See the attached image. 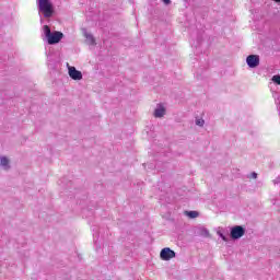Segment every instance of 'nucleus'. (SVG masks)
<instances>
[{"label":"nucleus","mask_w":280,"mask_h":280,"mask_svg":"<svg viewBox=\"0 0 280 280\" xmlns=\"http://www.w3.org/2000/svg\"><path fill=\"white\" fill-rule=\"evenodd\" d=\"M160 257L163 261H170V259L176 257V252L172 250L170 247H165L161 250Z\"/></svg>","instance_id":"obj_3"},{"label":"nucleus","mask_w":280,"mask_h":280,"mask_svg":"<svg viewBox=\"0 0 280 280\" xmlns=\"http://www.w3.org/2000/svg\"><path fill=\"white\" fill-rule=\"evenodd\" d=\"M67 67L69 77L72 80H82V72L80 70L75 69L73 66H69V63H67Z\"/></svg>","instance_id":"obj_5"},{"label":"nucleus","mask_w":280,"mask_h":280,"mask_svg":"<svg viewBox=\"0 0 280 280\" xmlns=\"http://www.w3.org/2000/svg\"><path fill=\"white\" fill-rule=\"evenodd\" d=\"M244 233H246V230H244L242 225H235L231 229L232 240H240V237H244Z\"/></svg>","instance_id":"obj_4"},{"label":"nucleus","mask_w":280,"mask_h":280,"mask_svg":"<svg viewBox=\"0 0 280 280\" xmlns=\"http://www.w3.org/2000/svg\"><path fill=\"white\" fill-rule=\"evenodd\" d=\"M196 126H200V128H202V126H205V119H202V118H197V119H196Z\"/></svg>","instance_id":"obj_12"},{"label":"nucleus","mask_w":280,"mask_h":280,"mask_svg":"<svg viewBox=\"0 0 280 280\" xmlns=\"http://www.w3.org/2000/svg\"><path fill=\"white\" fill-rule=\"evenodd\" d=\"M40 21L43 22V18L40 16Z\"/></svg>","instance_id":"obj_19"},{"label":"nucleus","mask_w":280,"mask_h":280,"mask_svg":"<svg viewBox=\"0 0 280 280\" xmlns=\"http://www.w3.org/2000/svg\"><path fill=\"white\" fill-rule=\"evenodd\" d=\"M217 235H219V237H221L223 242H229V237H226L224 233H222V230H218Z\"/></svg>","instance_id":"obj_10"},{"label":"nucleus","mask_w":280,"mask_h":280,"mask_svg":"<svg viewBox=\"0 0 280 280\" xmlns=\"http://www.w3.org/2000/svg\"><path fill=\"white\" fill-rule=\"evenodd\" d=\"M246 63L250 69L259 67V55H249L246 58Z\"/></svg>","instance_id":"obj_6"},{"label":"nucleus","mask_w":280,"mask_h":280,"mask_svg":"<svg viewBox=\"0 0 280 280\" xmlns=\"http://www.w3.org/2000/svg\"><path fill=\"white\" fill-rule=\"evenodd\" d=\"M165 115V107L163 105H158L154 110V117L161 118Z\"/></svg>","instance_id":"obj_7"},{"label":"nucleus","mask_w":280,"mask_h":280,"mask_svg":"<svg viewBox=\"0 0 280 280\" xmlns=\"http://www.w3.org/2000/svg\"><path fill=\"white\" fill-rule=\"evenodd\" d=\"M37 8L39 14H43L45 19H50L54 15V4L49 0H37Z\"/></svg>","instance_id":"obj_2"},{"label":"nucleus","mask_w":280,"mask_h":280,"mask_svg":"<svg viewBox=\"0 0 280 280\" xmlns=\"http://www.w3.org/2000/svg\"><path fill=\"white\" fill-rule=\"evenodd\" d=\"M0 165H1L2 167H9V165H10V160H8V158H5V156L0 158Z\"/></svg>","instance_id":"obj_9"},{"label":"nucleus","mask_w":280,"mask_h":280,"mask_svg":"<svg viewBox=\"0 0 280 280\" xmlns=\"http://www.w3.org/2000/svg\"><path fill=\"white\" fill-rule=\"evenodd\" d=\"M186 215H188V218H198V211H187Z\"/></svg>","instance_id":"obj_11"},{"label":"nucleus","mask_w":280,"mask_h":280,"mask_svg":"<svg viewBox=\"0 0 280 280\" xmlns=\"http://www.w3.org/2000/svg\"><path fill=\"white\" fill-rule=\"evenodd\" d=\"M272 1H275V3H280V0H272Z\"/></svg>","instance_id":"obj_18"},{"label":"nucleus","mask_w":280,"mask_h":280,"mask_svg":"<svg viewBox=\"0 0 280 280\" xmlns=\"http://www.w3.org/2000/svg\"><path fill=\"white\" fill-rule=\"evenodd\" d=\"M43 36L44 40H47L48 45H57V43H60V40H62L65 34L58 31L51 32V28H49L48 25H44Z\"/></svg>","instance_id":"obj_1"},{"label":"nucleus","mask_w":280,"mask_h":280,"mask_svg":"<svg viewBox=\"0 0 280 280\" xmlns=\"http://www.w3.org/2000/svg\"><path fill=\"white\" fill-rule=\"evenodd\" d=\"M252 178H257V173H252Z\"/></svg>","instance_id":"obj_17"},{"label":"nucleus","mask_w":280,"mask_h":280,"mask_svg":"<svg viewBox=\"0 0 280 280\" xmlns=\"http://www.w3.org/2000/svg\"><path fill=\"white\" fill-rule=\"evenodd\" d=\"M271 80H272V82H275V84L280 85V75L279 74L273 75Z\"/></svg>","instance_id":"obj_13"},{"label":"nucleus","mask_w":280,"mask_h":280,"mask_svg":"<svg viewBox=\"0 0 280 280\" xmlns=\"http://www.w3.org/2000/svg\"><path fill=\"white\" fill-rule=\"evenodd\" d=\"M84 36L88 45H95V38L91 33H85Z\"/></svg>","instance_id":"obj_8"},{"label":"nucleus","mask_w":280,"mask_h":280,"mask_svg":"<svg viewBox=\"0 0 280 280\" xmlns=\"http://www.w3.org/2000/svg\"><path fill=\"white\" fill-rule=\"evenodd\" d=\"M203 234L206 235V237H209V232H208V230H203Z\"/></svg>","instance_id":"obj_16"},{"label":"nucleus","mask_w":280,"mask_h":280,"mask_svg":"<svg viewBox=\"0 0 280 280\" xmlns=\"http://www.w3.org/2000/svg\"><path fill=\"white\" fill-rule=\"evenodd\" d=\"M162 2L164 3V5H170V3H172V0H162Z\"/></svg>","instance_id":"obj_15"},{"label":"nucleus","mask_w":280,"mask_h":280,"mask_svg":"<svg viewBox=\"0 0 280 280\" xmlns=\"http://www.w3.org/2000/svg\"><path fill=\"white\" fill-rule=\"evenodd\" d=\"M273 185H280V177H277L276 179H273Z\"/></svg>","instance_id":"obj_14"}]
</instances>
